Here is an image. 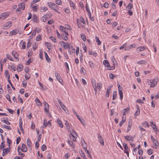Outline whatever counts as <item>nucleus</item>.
Returning a JSON list of instances; mask_svg holds the SVG:
<instances>
[{
    "label": "nucleus",
    "instance_id": "obj_4",
    "mask_svg": "<svg viewBox=\"0 0 159 159\" xmlns=\"http://www.w3.org/2000/svg\"><path fill=\"white\" fill-rule=\"evenodd\" d=\"M12 23L11 21H8L5 24L2 26V28L4 29H7L10 28L12 25Z\"/></svg>",
    "mask_w": 159,
    "mask_h": 159
},
{
    "label": "nucleus",
    "instance_id": "obj_48",
    "mask_svg": "<svg viewBox=\"0 0 159 159\" xmlns=\"http://www.w3.org/2000/svg\"><path fill=\"white\" fill-rule=\"evenodd\" d=\"M153 142L154 144L156 146H158L159 143L157 140L155 139H154V140Z\"/></svg>",
    "mask_w": 159,
    "mask_h": 159
},
{
    "label": "nucleus",
    "instance_id": "obj_64",
    "mask_svg": "<svg viewBox=\"0 0 159 159\" xmlns=\"http://www.w3.org/2000/svg\"><path fill=\"white\" fill-rule=\"evenodd\" d=\"M60 106L64 111H65V109H66V108L63 103L61 104Z\"/></svg>",
    "mask_w": 159,
    "mask_h": 159
},
{
    "label": "nucleus",
    "instance_id": "obj_28",
    "mask_svg": "<svg viewBox=\"0 0 159 159\" xmlns=\"http://www.w3.org/2000/svg\"><path fill=\"white\" fill-rule=\"evenodd\" d=\"M27 143L28 147L29 148H31V143L29 139L28 138L27 140Z\"/></svg>",
    "mask_w": 159,
    "mask_h": 159
},
{
    "label": "nucleus",
    "instance_id": "obj_29",
    "mask_svg": "<svg viewBox=\"0 0 159 159\" xmlns=\"http://www.w3.org/2000/svg\"><path fill=\"white\" fill-rule=\"evenodd\" d=\"M68 1L70 3V6L71 7H72L74 9H75V6L73 2L71 1V0H68Z\"/></svg>",
    "mask_w": 159,
    "mask_h": 159
},
{
    "label": "nucleus",
    "instance_id": "obj_62",
    "mask_svg": "<svg viewBox=\"0 0 159 159\" xmlns=\"http://www.w3.org/2000/svg\"><path fill=\"white\" fill-rule=\"evenodd\" d=\"M56 3L58 5H61L62 3L61 0H56Z\"/></svg>",
    "mask_w": 159,
    "mask_h": 159
},
{
    "label": "nucleus",
    "instance_id": "obj_42",
    "mask_svg": "<svg viewBox=\"0 0 159 159\" xmlns=\"http://www.w3.org/2000/svg\"><path fill=\"white\" fill-rule=\"evenodd\" d=\"M18 69H17V71H20L22 70L23 66L21 64H19L18 66Z\"/></svg>",
    "mask_w": 159,
    "mask_h": 159
},
{
    "label": "nucleus",
    "instance_id": "obj_39",
    "mask_svg": "<svg viewBox=\"0 0 159 159\" xmlns=\"http://www.w3.org/2000/svg\"><path fill=\"white\" fill-rule=\"evenodd\" d=\"M2 127L6 129H7L9 130H11V128L10 126L7 125H2Z\"/></svg>",
    "mask_w": 159,
    "mask_h": 159
},
{
    "label": "nucleus",
    "instance_id": "obj_38",
    "mask_svg": "<svg viewBox=\"0 0 159 159\" xmlns=\"http://www.w3.org/2000/svg\"><path fill=\"white\" fill-rule=\"evenodd\" d=\"M78 119L80 120V121L82 123V124H83L84 122V120L81 118L80 116L78 115V116H76Z\"/></svg>",
    "mask_w": 159,
    "mask_h": 159
},
{
    "label": "nucleus",
    "instance_id": "obj_26",
    "mask_svg": "<svg viewBox=\"0 0 159 159\" xmlns=\"http://www.w3.org/2000/svg\"><path fill=\"white\" fill-rule=\"evenodd\" d=\"M32 7L33 11H37L38 9V5L37 4H35L32 6Z\"/></svg>",
    "mask_w": 159,
    "mask_h": 159
},
{
    "label": "nucleus",
    "instance_id": "obj_30",
    "mask_svg": "<svg viewBox=\"0 0 159 159\" xmlns=\"http://www.w3.org/2000/svg\"><path fill=\"white\" fill-rule=\"evenodd\" d=\"M47 15H44L41 18L42 20L44 22H45L47 20Z\"/></svg>",
    "mask_w": 159,
    "mask_h": 159
},
{
    "label": "nucleus",
    "instance_id": "obj_27",
    "mask_svg": "<svg viewBox=\"0 0 159 159\" xmlns=\"http://www.w3.org/2000/svg\"><path fill=\"white\" fill-rule=\"evenodd\" d=\"M103 64L106 66H109L110 64L107 60H104L103 61Z\"/></svg>",
    "mask_w": 159,
    "mask_h": 159
},
{
    "label": "nucleus",
    "instance_id": "obj_49",
    "mask_svg": "<svg viewBox=\"0 0 159 159\" xmlns=\"http://www.w3.org/2000/svg\"><path fill=\"white\" fill-rule=\"evenodd\" d=\"M44 44L45 45L47 46L48 48L49 49H51V45L48 42H45Z\"/></svg>",
    "mask_w": 159,
    "mask_h": 159
},
{
    "label": "nucleus",
    "instance_id": "obj_35",
    "mask_svg": "<svg viewBox=\"0 0 159 159\" xmlns=\"http://www.w3.org/2000/svg\"><path fill=\"white\" fill-rule=\"evenodd\" d=\"M33 21L34 22H37V17L36 15H34L32 18Z\"/></svg>",
    "mask_w": 159,
    "mask_h": 159
},
{
    "label": "nucleus",
    "instance_id": "obj_2",
    "mask_svg": "<svg viewBox=\"0 0 159 159\" xmlns=\"http://www.w3.org/2000/svg\"><path fill=\"white\" fill-rule=\"evenodd\" d=\"M147 82L148 83H151L150 86L151 88H153L156 86L158 80L157 79L148 80Z\"/></svg>",
    "mask_w": 159,
    "mask_h": 159
},
{
    "label": "nucleus",
    "instance_id": "obj_56",
    "mask_svg": "<svg viewBox=\"0 0 159 159\" xmlns=\"http://www.w3.org/2000/svg\"><path fill=\"white\" fill-rule=\"evenodd\" d=\"M125 119L124 120V117H123L122 120L120 122V123H119L120 126H122L123 124L125 122Z\"/></svg>",
    "mask_w": 159,
    "mask_h": 159
},
{
    "label": "nucleus",
    "instance_id": "obj_41",
    "mask_svg": "<svg viewBox=\"0 0 159 159\" xmlns=\"http://www.w3.org/2000/svg\"><path fill=\"white\" fill-rule=\"evenodd\" d=\"M65 65L66 68V72L68 73V72L69 71V69L68 65L67 63L66 62H65Z\"/></svg>",
    "mask_w": 159,
    "mask_h": 159
},
{
    "label": "nucleus",
    "instance_id": "obj_24",
    "mask_svg": "<svg viewBox=\"0 0 159 159\" xmlns=\"http://www.w3.org/2000/svg\"><path fill=\"white\" fill-rule=\"evenodd\" d=\"M35 101L36 104L38 106H41L42 105V103L40 100L37 98H36Z\"/></svg>",
    "mask_w": 159,
    "mask_h": 159
},
{
    "label": "nucleus",
    "instance_id": "obj_25",
    "mask_svg": "<svg viewBox=\"0 0 159 159\" xmlns=\"http://www.w3.org/2000/svg\"><path fill=\"white\" fill-rule=\"evenodd\" d=\"M129 108H127L126 109H124L123 110V117H124V116L125 115L126 112L128 113L129 111Z\"/></svg>",
    "mask_w": 159,
    "mask_h": 159
},
{
    "label": "nucleus",
    "instance_id": "obj_17",
    "mask_svg": "<svg viewBox=\"0 0 159 159\" xmlns=\"http://www.w3.org/2000/svg\"><path fill=\"white\" fill-rule=\"evenodd\" d=\"M82 145L84 149H86L87 147V144L84 139L82 141Z\"/></svg>",
    "mask_w": 159,
    "mask_h": 159
},
{
    "label": "nucleus",
    "instance_id": "obj_18",
    "mask_svg": "<svg viewBox=\"0 0 159 159\" xmlns=\"http://www.w3.org/2000/svg\"><path fill=\"white\" fill-rule=\"evenodd\" d=\"M57 123L58 125L59 126V127H61V128L63 127V124L62 123L61 120H60L59 118H58L57 120Z\"/></svg>",
    "mask_w": 159,
    "mask_h": 159
},
{
    "label": "nucleus",
    "instance_id": "obj_50",
    "mask_svg": "<svg viewBox=\"0 0 159 159\" xmlns=\"http://www.w3.org/2000/svg\"><path fill=\"white\" fill-rule=\"evenodd\" d=\"M143 125L145 127H148L149 125L147 122H145L143 124Z\"/></svg>",
    "mask_w": 159,
    "mask_h": 159
},
{
    "label": "nucleus",
    "instance_id": "obj_31",
    "mask_svg": "<svg viewBox=\"0 0 159 159\" xmlns=\"http://www.w3.org/2000/svg\"><path fill=\"white\" fill-rule=\"evenodd\" d=\"M133 5L131 3H129L127 6L126 8L128 9V10H130L133 7Z\"/></svg>",
    "mask_w": 159,
    "mask_h": 159
},
{
    "label": "nucleus",
    "instance_id": "obj_22",
    "mask_svg": "<svg viewBox=\"0 0 159 159\" xmlns=\"http://www.w3.org/2000/svg\"><path fill=\"white\" fill-rule=\"evenodd\" d=\"M12 54L15 59H17L18 58V55L16 52L14 51H12Z\"/></svg>",
    "mask_w": 159,
    "mask_h": 159
},
{
    "label": "nucleus",
    "instance_id": "obj_5",
    "mask_svg": "<svg viewBox=\"0 0 159 159\" xmlns=\"http://www.w3.org/2000/svg\"><path fill=\"white\" fill-rule=\"evenodd\" d=\"M8 12H5L2 13L0 15V20H2L6 18L8 16Z\"/></svg>",
    "mask_w": 159,
    "mask_h": 159
},
{
    "label": "nucleus",
    "instance_id": "obj_43",
    "mask_svg": "<svg viewBox=\"0 0 159 159\" xmlns=\"http://www.w3.org/2000/svg\"><path fill=\"white\" fill-rule=\"evenodd\" d=\"M117 97V93L116 91H114L113 92V95L112 99L113 100H114Z\"/></svg>",
    "mask_w": 159,
    "mask_h": 159
},
{
    "label": "nucleus",
    "instance_id": "obj_11",
    "mask_svg": "<svg viewBox=\"0 0 159 159\" xmlns=\"http://www.w3.org/2000/svg\"><path fill=\"white\" fill-rule=\"evenodd\" d=\"M44 106L45 107L44 108V111L46 112H48L49 107L48 104L45 101L43 102Z\"/></svg>",
    "mask_w": 159,
    "mask_h": 159
},
{
    "label": "nucleus",
    "instance_id": "obj_40",
    "mask_svg": "<svg viewBox=\"0 0 159 159\" xmlns=\"http://www.w3.org/2000/svg\"><path fill=\"white\" fill-rule=\"evenodd\" d=\"M77 23L78 26L79 28H81L82 26V25L81 24V22L79 21V19H77Z\"/></svg>",
    "mask_w": 159,
    "mask_h": 159
},
{
    "label": "nucleus",
    "instance_id": "obj_55",
    "mask_svg": "<svg viewBox=\"0 0 159 159\" xmlns=\"http://www.w3.org/2000/svg\"><path fill=\"white\" fill-rule=\"evenodd\" d=\"M41 39V36L40 35H38L36 38V40L37 41H39Z\"/></svg>",
    "mask_w": 159,
    "mask_h": 159
},
{
    "label": "nucleus",
    "instance_id": "obj_54",
    "mask_svg": "<svg viewBox=\"0 0 159 159\" xmlns=\"http://www.w3.org/2000/svg\"><path fill=\"white\" fill-rule=\"evenodd\" d=\"M68 143L70 145L72 146V147L73 148H74L75 145L73 144V143L72 141L68 140Z\"/></svg>",
    "mask_w": 159,
    "mask_h": 159
},
{
    "label": "nucleus",
    "instance_id": "obj_9",
    "mask_svg": "<svg viewBox=\"0 0 159 159\" xmlns=\"http://www.w3.org/2000/svg\"><path fill=\"white\" fill-rule=\"evenodd\" d=\"M124 138L125 140L127 141H130V143H131L133 142L134 138L131 136L130 135H127L124 137Z\"/></svg>",
    "mask_w": 159,
    "mask_h": 159
},
{
    "label": "nucleus",
    "instance_id": "obj_15",
    "mask_svg": "<svg viewBox=\"0 0 159 159\" xmlns=\"http://www.w3.org/2000/svg\"><path fill=\"white\" fill-rule=\"evenodd\" d=\"M145 49L144 46H140L137 48L136 49V52H140L144 51Z\"/></svg>",
    "mask_w": 159,
    "mask_h": 159
},
{
    "label": "nucleus",
    "instance_id": "obj_3",
    "mask_svg": "<svg viewBox=\"0 0 159 159\" xmlns=\"http://www.w3.org/2000/svg\"><path fill=\"white\" fill-rule=\"evenodd\" d=\"M60 44L62 47H64L65 49L69 48L70 47L69 43H66L63 41L61 42Z\"/></svg>",
    "mask_w": 159,
    "mask_h": 159
},
{
    "label": "nucleus",
    "instance_id": "obj_21",
    "mask_svg": "<svg viewBox=\"0 0 159 159\" xmlns=\"http://www.w3.org/2000/svg\"><path fill=\"white\" fill-rule=\"evenodd\" d=\"M44 53L45 54V57L46 58V61L48 62H50L51 61L50 58H49L47 53L45 52H44Z\"/></svg>",
    "mask_w": 159,
    "mask_h": 159
},
{
    "label": "nucleus",
    "instance_id": "obj_46",
    "mask_svg": "<svg viewBox=\"0 0 159 159\" xmlns=\"http://www.w3.org/2000/svg\"><path fill=\"white\" fill-rule=\"evenodd\" d=\"M84 150L88 154V155L89 156L90 158H91L92 157V156L91 155V154L90 153L89 151V150H87V149H84Z\"/></svg>",
    "mask_w": 159,
    "mask_h": 159
},
{
    "label": "nucleus",
    "instance_id": "obj_33",
    "mask_svg": "<svg viewBox=\"0 0 159 159\" xmlns=\"http://www.w3.org/2000/svg\"><path fill=\"white\" fill-rule=\"evenodd\" d=\"M95 39L96 40V42L97 43V44L98 45H100L101 44V42L99 40V38L97 36H96L95 37Z\"/></svg>",
    "mask_w": 159,
    "mask_h": 159
},
{
    "label": "nucleus",
    "instance_id": "obj_32",
    "mask_svg": "<svg viewBox=\"0 0 159 159\" xmlns=\"http://www.w3.org/2000/svg\"><path fill=\"white\" fill-rule=\"evenodd\" d=\"M55 75L56 77V78L58 80H61V81H62V80H61V76L59 75L57 73V72H55Z\"/></svg>",
    "mask_w": 159,
    "mask_h": 159
},
{
    "label": "nucleus",
    "instance_id": "obj_12",
    "mask_svg": "<svg viewBox=\"0 0 159 159\" xmlns=\"http://www.w3.org/2000/svg\"><path fill=\"white\" fill-rule=\"evenodd\" d=\"M19 30L18 29H15L11 31L10 32V36L14 35H16V34L18 33Z\"/></svg>",
    "mask_w": 159,
    "mask_h": 159
},
{
    "label": "nucleus",
    "instance_id": "obj_45",
    "mask_svg": "<svg viewBox=\"0 0 159 159\" xmlns=\"http://www.w3.org/2000/svg\"><path fill=\"white\" fill-rule=\"evenodd\" d=\"M102 87V84L100 83H97V88H98V89L100 90L101 87Z\"/></svg>",
    "mask_w": 159,
    "mask_h": 159
},
{
    "label": "nucleus",
    "instance_id": "obj_63",
    "mask_svg": "<svg viewBox=\"0 0 159 159\" xmlns=\"http://www.w3.org/2000/svg\"><path fill=\"white\" fill-rule=\"evenodd\" d=\"M6 56L8 59H9L11 61H12V60L11 59L12 57H11V56L10 54H6Z\"/></svg>",
    "mask_w": 159,
    "mask_h": 159
},
{
    "label": "nucleus",
    "instance_id": "obj_52",
    "mask_svg": "<svg viewBox=\"0 0 159 159\" xmlns=\"http://www.w3.org/2000/svg\"><path fill=\"white\" fill-rule=\"evenodd\" d=\"M115 77V75L113 74L110 73L109 74V77L111 79H113Z\"/></svg>",
    "mask_w": 159,
    "mask_h": 159
},
{
    "label": "nucleus",
    "instance_id": "obj_57",
    "mask_svg": "<svg viewBox=\"0 0 159 159\" xmlns=\"http://www.w3.org/2000/svg\"><path fill=\"white\" fill-rule=\"evenodd\" d=\"M22 84L23 85V86L25 88L27 86V82L25 80H24L22 82Z\"/></svg>",
    "mask_w": 159,
    "mask_h": 159
},
{
    "label": "nucleus",
    "instance_id": "obj_19",
    "mask_svg": "<svg viewBox=\"0 0 159 159\" xmlns=\"http://www.w3.org/2000/svg\"><path fill=\"white\" fill-rule=\"evenodd\" d=\"M87 12H88V16L89 17H91V13L90 11L89 7L88 5L86 4L85 6Z\"/></svg>",
    "mask_w": 159,
    "mask_h": 159
},
{
    "label": "nucleus",
    "instance_id": "obj_10",
    "mask_svg": "<svg viewBox=\"0 0 159 159\" xmlns=\"http://www.w3.org/2000/svg\"><path fill=\"white\" fill-rule=\"evenodd\" d=\"M70 135L73 138L72 139V140L74 141H75L76 138H77V134H76L75 132V131H73V132L70 133V137H71Z\"/></svg>",
    "mask_w": 159,
    "mask_h": 159
},
{
    "label": "nucleus",
    "instance_id": "obj_61",
    "mask_svg": "<svg viewBox=\"0 0 159 159\" xmlns=\"http://www.w3.org/2000/svg\"><path fill=\"white\" fill-rule=\"evenodd\" d=\"M136 45L135 44H133L130 45L129 47L130 49L132 48H134L136 47Z\"/></svg>",
    "mask_w": 159,
    "mask_h": 159
},
{
    "label": "nucleus",
    "instance_id": "obj_23",
    "mask_svg": "<svg viewBox=\"0 0 159 159\" xmlns=\"http://www.w3.org/2000/svg\"><path fill=\"white\" fill-rule=\"evenodd\" d=\"M18 7L23 10L25 9V4L23 3H20L18 5Z\"/></svg>",
    "mask_w": 159,
    "mask_h": 159
},
{
    "label": "nucleus",
    "instance_id": "obj_20",
    "mask_svg": "<svg viewBox=\"0 0 159 159\" xmlns=\"http://www.w3.org/2000/svg\"><path fill=\"white\" fill-rule=\"evenodd\" d=\"M147 61L146 60H143L139 61L137 62V64L139 65L144 64H146Z\"/></svg>",
    "mask_w": 159,
    "mask_h": 159
},
{
    "label": "nucleus",
    "instance_id": "obj_1",
    "mask_svg": "<svg viewBox=\"0 0 159 159\" xmlns=\"http://www.w3.org/2000/svg\"><path fill=\"white\" fill-rule=\"evenodd\" d=\"M47 4L49 7L51 9L53 10L55 12L58 13H60V12L58 11V10L59 9V6L56 4L52 2H48Z\"/></svg>",
    "mask_w": 159,
    "mask_h": 159
},
{
    "label": "nucleus",
    "instance_id": "obj_59",
    "mask_svg": "<svg viewBox=\"0 0 159 159\" xmlns=\"http://www.w3.org/2000/svg\"><path fill=\"white\" fill-rule=\"evenodd\" d=\"M89 64L90 67L91 68H93L94 67V64H93V63L92 62H91V61H89Z\"/></svg>",
    "mask_w": 159,
    "mask_h": 159
},
{
    "label": "nucleus",
    "instance_id": "obj_51",
    "mask_svg": "<svg viewBox=\"0 0 159 159\" xmlns=\"http://www.w3.org/2000/svg\"><path fill=\"white\" fill-rule=\"evenodd\" d=\"M2 121L7 125H10V123L8 121L6 120H2Z\"/></svg>",
    "mask_w": 159,
    "mask_h": 159
},
{
    "label": "nucleus",
    "instance_id": "obj_36",
    "mask_svg": "<svg viewBox=\"0 0 159 159\" xmlns=\"http://www.w3.org/2000/svg\"><path fill=\"white\" fill-rule=\"evenodd\" d=\"M131 126L132 124L129 121L128 126L126 131L127 132H128L131 129Z\"/></svg>",
    "mask_w": 159,
    "mask_h": 159
},
{
    "label": "nucleus",
    "instance_id": "obj_53",
    "mask_svg": "<svg viewBox=\"0 0 159 159\" xmlns=\"http://www.w3.org/2000/svg\"><path fill=\"white\" fill-rule=\"evenodd\" d=\"M79 20H80V21L83 24H85V21H84V18L82 17L81 16L80 17Z\"/></svg>",
    "mask_w": 159,
    "mask_h": 159
},
{
    "label": "nucleus",
    "instance_id": "obj_13",
    "mask_svg": "<svg viewBox=\"0 0 159 159\" xmlns=\"http://www.w3.org/2000/svg\"><path fill=\"white\" fill-rule=\"evenodd\" d=\"M10 152V150L8 148H5L3 149L2 153V156H4L6 155L8 152Z\"/></svg>",
    "mask_w": 159,
    "mask_h": 159
},
{
    "label": "nucleus",
    "instance_id": "obj_8",
    "mask_svg": "<svg viewBox=\"0 0 159 159\" xmlns=\"http://www.w3.org/2000/svg\"><path fill=\"white\" fill-rule=\"evenodd\" d=\"M98 139L99 142L100 144L103 146L104 145V142L103 141V139L102 136L100 135L99 134H98Z\"/></svg>",
    "mask_w": 159,
    "mask_h": 159
},
{
    "label": "nucleus",
    "instance_id": "obj_16",
    "mask_svg": "<svg viewBox=\"0 0 159 159\" xmlns=\"http://www.w3.org/2000/svg\"><path fill=\"white\" fill-rule=\"evenodd\" d=\"M21 149V151H22L24 152H26L27 151L28 149L25 145L24 144H22V149Z\"/></svg>",
    "mask_w": 159,
    "mask_h": 159
},
{
    "label": "nucleus",
    "instance_id": "obj_6",
    "mask_svg": "<svg viewBox=\"0 0 159 159\" xmlns=\"http://www.w3.org/2000/svg\"><path fill=\"white\" fill-rule=\"evenodd\" d=\"M65 125L66 128L68 129L69 132H70V133H72L74 131L70 127L69 123L68 122V121H66L65 123Z\"/></svg>",
    "mask_w": 159,
    "mask_h": 159
},
{
    "label": "nucleus",
    "instance_id": "obj_37",
    "mask_svg": "<svg viewBox=\"0 0 159 159\" xmlns=\"http://www.w3.org/2000/svg\"><path fill=\"white\" fill-rule=\"evenodd\" d=\"M81 37L83 41L84 42L85 41L86 38L84 34L82 33L81 34Z\"/></svg>",
    "mask_w": 159,
    "mask_h": 159
},
{
    "label": "nucleus",
    "instance_id": "obj_7",
    "mask_svg": "<svg viewBox=\"0 0 159 159\" xmlns=\"http://www.w3.org/2000/svg\"><path fill=\"white\" fill-rule=\"evenodd\" d=\"M118 89L120 99L121 100H122L123 98V92L122 91L123 89L122 87L120 85V84H119V85L118 86Z\"/></svg>",
    "mask_w": 159,
    "mask_h": 159
},
{
    "label": "nucleus",
    "instance_id": "obj_60",
    "mask_svg": "<svg viewBox=\"0 0 159 159\" xmlns=\"http://www.w3.org/2000/svg\"><path fill=\"white\" fill-rule=\"evenodd\" d=\"M46 148H47L46 146L44 144H43L42 147V150L43 151H44L46 149Z\"/></svg>",
    "mask_w": 159,
    "mask_h": 159
},
{
    "label": "nucleus",
    "instance_id": "obj_47",
    "mask_svg": "<svg viewBox=\"0 0 159 159\" xmlns=\"http://www.w3.org/2000/svg\"><path fill=\"white\" fill-rule=\"evenodd\" d=\"M140 113V109L137 110L135 113H134V115L135 116H139Z\"/></svg>",
    "mask_w": 159,
    "mask_h": 159
},
{
    "label": "nucleus",
    "instance_id": "obj_58",
    "mask_svg": "<svg viewBox=\"0 0 159 159\" xmlns=\"http://www.w3.org/2000/svg\"><path fill=\"white\" fill-rule=\"evenodd\" d=\"M6 98L10 102H11V101L10 99V96L9 94H7L6 95Z\"/></svg>",
    "mask_w": 159,
    "mask_h": 159
},
{
    "label": "nucleus",
    "instance_id": "obj_14",
    "mask_svg": "<svg viewBox=\"0 0 159 159\" xmlns=\"http://www.w3.org/2000/svg\"><path fill=\"white\" fill-rule=\"evenodd\" d=\"M21 148L20 147H18L17 148V151L18 152V155L20 156L21 157H23L25 156V154L24 153H21V152L22 151H21Z\"/></svg>",
    "mask_w": 159,
    "mask_h": 159
},
{
    "label": "nucleus",
    "instance_id": "obj_34",
    "mask_svg": "<svg viewBox=\"0 0 159 159\" xmlns=\"http://www.w3.org/2000/svg\"><path fill=\"white\" fill-rule=\"evenodd\" d=\"M43 125L42 126V128H46L48 125V123L47 122V120L45 119H44L43 122Z\"/></svg>",
    "mask_w": 159,
    "mask_h": 159
},
{
    "label": "nucleus",
    "instance_id": "obj_44",
    "mask_svg": "<svg viewBox=\"0 0 159 159\" xmlns=\"http://www.w3.org/2000/svg\"><path fill=\"white\" fill-rule=\"evenodd\" d=\"M60 29L62 31L65 32L66 30V28H65L64 26L60 25Z\"/></svg>",
    "mask_w": 159,
    "mask_h": 159
}]
</instances>
